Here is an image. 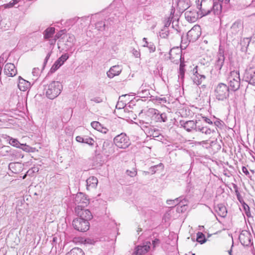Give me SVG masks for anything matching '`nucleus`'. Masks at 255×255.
Masks as SVG:
<instances>
[{
    "instance_id": "36",
    "label": "nucleus",
    "mask_w": 255,
    "mask_h": 255,
    "mask_svg": "<svg viewBox=\"0 0 255 255\" xmlns=\"http://www.w3.org/2000/svg\"><path fill=\"white\" fill-rule=\"evenodd\" d=\"M69 58V56L67 54H63L60 58H59L56 62L60 64V66L62 65L64 62L66 61Z\"/></svg>"
},
{
    "instance_id": "26",
    "label": "nucleus",
    "mask_w": 255,
    "mask_h": 255,
    "mask_svg": "<svg viewBox=\"0 0 255 255\" xmlns=\"http://www.w3.org/2000/svg\"><path fill=\"white\" fill-rule=\"evenodd\" d=\"M205 78L206 77L204 75L199 74L196 70L194 74L193 81L196 85H199L202 83L203 81L204 80Z\"/></svg>"
},
{
    "instance_id": "30",
    "label": "nucleus",
    "mask_w": 255,
    "mask_h": 255,
    "mask_svg": "<svg viewBox=\"0 0 255 255\" xmlns=\"http://www.w3.org/2000/svg\"><path fill=\"white\" fill-rule=\"evenodd\" d=\"M91 125L94 129L103 133H106L108 131V129L106 128H104L98 122H93L91 123Z\"/></svg>"
},
{
    "instance_id": "27",
    "label": "nucleus",
    "mask_w": 255,
    "mask_h": 255,
    "mask_svg": "<svg viewBox=\"0 0 255 255\" xmlns=\"http://www.w3.org/2000/svg\"><path fill=\"white\" fill-rule=\"evenodd\" d=\"M216 211L218 214L222 217H225L227 215V210L226 207L223 204H218L216 206Z\"/></svg>"
},
{
    "instance_id": "18",
    "label": "nucleus",
    "mask_w": 255,
    "mask_h": 255,
    "mask_svg": "<svg viewBox=\"0 0 255 255\" xmlns=\"http://www.w3.org/2000/svg\"><path fill=\"white\" fill-rule=\"evenodd\" d=\"M122 68L120 65H115L111 67L107 72V76L110 78H112L116 76L119 75L122 72Z\"/></svg>"
},
{
    "instance_id": "52",
    "label": "nucleus",
    "mask_w": 255,
    "mask_h": 255,
    "mask_svg": "<svg viewBox=\"0 0 255 255\" xmlns=\"http://www.w3.org/2000/svg\"><path fill=\"white\" fill-rule=\"evenodd\" d=\"M19 148L22 149L23 150L28 151L29 147L25 144H24L23 145H20Z\"/></svg>"
},
{
    "instance_id": "13",
    "label": "nucleus",
    "mask_w": 255,
    "mask_h": 255,
    "mask_svg": "<svg viewBox=\"0 0 255 255\" xmlns=\"http://www.w3.org/2000/svg\"><path fill=\"white\" fill-rule=\"evenodd\" d=\"M85 207H76L75 210V213L80 218H82L84 220L88 221L92 218L91 212L88 209H85Z\"/></svg>"
},
{
    "instance_id": "9",
    "label": "nucleus",
    "mask_w": 255,
    "mask_h": 255,
    "mask_svg": "<svg viewBox=\"0 0 255 255\" xmlns=\"http://www.w3.org/2000/svg\"><path fill=\"white\" fill-rule=\"evenodd\" d=\"M201 34V30L199 25L194 26L187 34V37L190 42H194L197 40Z\"/></svg>"
},
{
    "instance_id": "7",
    "label": "nucleus",
    "mask_w": 255,
    "mask_h": 255,
    "mask_svg": "<svg viewBox=\"0 0 255 255\" xmlns=\"http://www.w3.org/2000/svg\"><path fill=\"white\" fill-rule=\"evenodd\" d=\"M243 30V25L240 21H235L227 32V36L231 38H235L241 34Z\"/></svg>"
},
{
    "instance_id": "11",
    "label": "nucleus",
    "mask_w": 255,
    "mask_h": 255,
    "mask_svg": "<svg viewBox=\"0 0 255 255\" xmlns=\"http://www.w3.org/2000/svg\"><path fill=\"white\" fill-rule=\"evenodd\" d=\"M74 202L77 205L76 207H85L89 204V200L85 194L80 192L75 195Z\"/></svg>"
},
{
    "instance_id": "23",
    "label": "nucleus",
    "mask_w": 255,
    "mask_h": 255,
    "mask_svg": "<svg viewBox=\"0 0 255 255\" xmlns=\"http://www.w3.org/2000/svg\"><path fill=\"white\" fill-rule=\"evenodd\" d=\"M18 87L20 90L25 91L30 87V83L19 76Z\"/></svg>"
},
{
    "instance_id": "35",
    "label": "nucleus",
    "mask_w": 255,
    "mask_h": 255,
    "mask_svg": "<svg viewBox=\"0 0 255 255\" xmlns=\"http://www.w3.org/2000/svg\"><path fill=\"white\" fill-rule=\"evenodd\" d=\"M7 140L9 141V143L13 146H15L16 147H20V145H23L24 144H21L17 139L13 138L11 137L8 136L7 137Z\"/></svg>"
},
{
    "instance_id": "34",
    "label": "nucleus",
    "mask_w": 255,
    "mask_h": 255,
    "mask_svg": "<svg viewBox=\"0 0 255 255\" xmlns=\"http://www.w3.org/2000/svg\"><path fill=\"white\" fill-rule=\"evenodd\" d=\"M196 131H200L202 133H205L207 135L210 134L212 131L210 128H208L206 127H201L199 125L197 126Z\"/></svg>"
},
{
    "instance_id": "61",
    "label": "nucleus",
    "mask_w": 255,
    "mask_h": 255,
    "mask_svg": "<svg viewBox=\"0 0 255 255\" xmlns=\"http://www.w3.org/2000/svg\"><path fill=\"white\" fill-rule=\"evenodd\" d=\"M203 118L204 119V121L206 123H208L209 124H212V122L209 119L206 117H203Z\"/></svg>"
},
{
    "instance_id": "2",
    "label": "nucleus",
    "mask_w": 255,
    "mask_h": 255,
    "mask_svg": "<svg viewBox=\"0 0 255 255\" xmlns=\"http://www.w3.org/2000/svg\"><path fill=\"white\" fill-rule=\"evenodd\" d=\"M196 4L200 17L206 16L211 13L212 0H197Z\"/></svg>"
},
{
    "instance_id": "60",
    "label": "nucleus",
    "mask_w": 255,
    "mask_h": 255,
    "mask_svg": "<svg viewBox=\"0 0 255 255\" xmlns=\"http://www.w3.org/2000/svg\"><path fill=\"white\" fill-rule=\"evenodd\" d=\"M63 35L64 34H61L60 33H58L55 35L54 38H56V40L58 38L61 39V37L63 36Z\"/></svg>"
},
{
    "instance_id": "29",
    "label": "nucleus",
    "mask_w": 255,
    "mask_h": 255,
    "mask_svg": "<svg viewBox=\"0 0 255 255\" xmlns=\"http://www.w3.org/2000/svg\"><path fill=\"white\" fill-rule=\"evenodd\" d=\"M189 0H177V6L180 10L184 11L189 7Z\"/></svg>"
},
{
    "instance_id": "44",
    "label": "nucleus",
    "mask_w": 255,
    "mask_h": 255,
    "mask_svg": "<svg viewBox=\"0 0 255 255\" xmlns=\"http://www.w3.org/2000/svg\"><path fill=\"white\" fill-rule=\"evenodd\" d=\"M159 117H160V122H165L167 120V116H166V115L165 113L160 114V116H159Z\"/></svg>"
},
{
    "instance_id": "25",
    "label": "nucleus",
    "mask_w": 255,
    "mask_h": 255,
    "mask_svg": "<svg viewBox=\"0 0 255 255\" xmlns=\"http://www.w3.org/2000/svg\"><path fill=\"white\" fill-rule=\"evenodd\" d=\"M147 113L148 116L152 115V119L156 122H160V114L157 110L155 109H149L147 112Z\"/></svg>"
},
{
    "instance_id": "37",
    "label": "nucleus",
    "mask_w": 255,
    "mask_h": 255,
    "mask_svg": "<svg viewBox=\"0 0 255 255\" xmlns=\"http://www.w3.org/2000/svg\"><path fill=\"white\" fill-rule=\"evenodd\" d=\"M197 241L201 244H203L206 242L205 235L201 232H198L197 234Z\"/></svg>"
},
{
    "instance_id": "59",
    "label": "nucleus",
    "mask_w": 255,
    "mask_h": 255,
    "mask_svg": "<svg viewBox=\"0 0 255 255\" xmlns=\"http://www.w3.org/2000/svg\"><path fill=\"white\" fill-rule=\"evenodd\" d=\"M234 187L235 189V192L237 196H240V194L238 191L237 186L236 185H234Z\"/></svg>"
},
{
    "instance_id": "32",
    "label": "nucleus",
    "mask_w": 255,
    "mask_h": 255,
    "mask_svg": "<svg viewBox=\"0 0 255 255\" xmlns=\"http://www.w3.org/2000/svg\"><path fill=\"white\" fill-rule=\"evenodd\" d=\"M66 255H85V254L81 249L74 248L67 253Z\"/></svg>"
},
{
    "instance_id": "45",
    "label": "nucleus",
    "mask_w": 255,
    "mask_h": 255,
    "mask_svg": "<svg viewBox=\"0 0 255 255\" xmlns=\"http://www.w3.org/2000/svg\"><path fill=\"white\" fill-rule=\"evenodd\" d=\"M39 73V69L38 68H34L33 69L32 74L33 76L37 77Z\"/></svg>"
},
{
    "instance_id": "31",
    "label": "nucleus",
    "mask_w": 255,
    "mask_h": 255,
    "mask_svg": "<svg viewBox=\"0 0 255 255\" xmlns=\"http://www.w3.org/2000/svg\"><path fill=\"white\" fill-rule=\"evenodd\" d=\"M55 33V28L54 27H49L47 28L43 33L44 38L45 39H49L50 38L52 37L53 34Z\"/></svg>"
},
{
    "instance_id": "16",
    "label": "nucleus",
    "mask_w": 255,
    "mask_h": 255,
    "mask_svg": "<svg viewBox=\"0 0 255 255\" xmlns=\"http://www.w3.org/2000/svg\"><path fill=\"white\" fill-rule=\"evenodd\" d=\"M3 72L6 75L9 77H13L17 74V70L14 65L11 63L5 64Z\"/></svg>"
},
{
    "instance_id": "47",
    "label": "nucleus",
    "mask_w": 255,
    "mask_h": 255,
    "mask_svg": "<svg viewBox=\"0 0 255 255\" xmlns=\"http://www.w3.org/2000/svg\"><path fill=\"white\" fill-rule=\"evenodd\" d=\"M91 100L96 103H100L103 101L102 99L100 97H95L92 99Z\"/></svg>"
},
{
    "instance_id": "53",
    "label": "nucleus",
    "mask_w": 255,
    "mask_h": 255,
    "mask_svg": "<svg viewBox=\"0 0 255 255\" xmlns=\"http://www.w3.org/2000/svg\"><path fill=\"white\" fill-rule=\"evenodd\" d=\"M84 137H82L81 136H77L76 137V140L77 141L79 142H83Z\"/></svg>"
},
{
    "instance_id": "56",
    "label": "nucleus",
    "mask_w": 255,
    "mask_h": 255,
    "mask_svg": "<svg viewBox=\"0 0 255 255\" xmlns=\"http://www.w3.org/2000/svg\"><path fill=\"white\" fill-rule=\"evenodd\" d=\"M242 171L246 175H249L250 174H249V172L248 170V169H247V168L245 166H243L242 167Z\"/></svg>"
},
{
    "instance_id": "5",
    "label": "nucleus",
    "mask_w": 255,
    "mask_h": 255,
    "mask_svg": "<svg viewBox=\"0 0 255 255\" xmlns=\"http://www.w3.org/2000/svg\"><path fill=\"white\" fill-rule=\"evenodd\" d=\"M75 41V37L72 34H65L58 41V47L60 48L61 46H63V49L68 50L73 45Z\"/></svg>"
},
{
    "instance_id": "19",
    "label": "nucleus",
    "mask_w": 255,
    "mask_h": 255,
    "mask_svg": "<svg viewBox=\"0 0 255 255\" xmlns=\"http://www.w3.org/2000/svg\"><path fill=\"white\" fill-rule=\"evenodd\" d=\"M150 242H147L146 244L142 246H138L135 253V255H145L150 249Z\"/></svg>"
},
{
    "instance_id": "15",
    "label": "nucleus",
    "mask_w": 255,
    "mask_h": 255,
    "mask_svg": "<svg viewBox=\"0 0 255 255\" xmlns=\"http://www.w3.org/2000/svg\"><path fill=\"white\" fill-rule=\"evenodd\" d=\"M102 152L107 156H109L114 153V149L113 144L110 141L105 140L103 142Z\"/></svg>"
},
{
    "instance_id": "57",
    "label": "nucleus",
    "mask_w": 255,
    "mask_h": 255,
    "mask_svg": "<svg viewBox=\"0 0 255 255\" xmlns=\"http://www.w3.org/2000/svg\"><path fill=\"white\" fill-rule=\"evenodd\" d=\"M35 172V170H33V169H29V170L27 172V174H25V175L23 176L22 178H23V179H25V178H26V176H27V174H29V175L30 173H32V172Z\"/></svg>"
},
{
    "instance_id": "12",
    "label": "nucleus",
    "mask_w": 255,
    "mask_h": 255,
    "mask_svg": "<svg viewBox=\"0 0 255 255\" xmlns=\"http://www.w3.org/2000/svg\"><path fill=\"white\" fill-rule=\"evenodd\" d=\"M239 240L244 246H249L253 244L251 233L247 231H243L239 236Z\"/></svg>"
},
{
    "instance_id": "1",
    "label": "nucleus",
    "mask_w": 255,
    "mask_h": 255,
    "mask_svg": "<svg viewBox=\"0 0 255 255\" xmlns=\"http://www.w3.org/2000/svg\"><path fill=\"white\" fill-rule=\"evenodd\" d=\"M63 89L62 84L59 81H53L44 86L46 97L49 99H54L57 97Z\"/></svg>"
},
{
    "instance_id": "58",
    "label": "nucleus",
    "mask_w": 255,
    "mask_h": 255,
    "mask_svg": "<svg viewBox=\"0 0 255 255\" xmlns=\"http://www.w3.org/2000/svg\"><path fill=\"white\" fill-rule=\"evenodd\" d=\"M49 44L51 45H54L56 41V38H54L53 39H49Z\"/></svg>"
},
{
    "instance_id": "39",
    "label": "nucleus",
    "mask_w": 255,
    "mask_h": 255,
    "mask_svg": "<svg viewBox=\"0 0 255 255\" xmlns=\"http://www.w3.org/2000/svg\"><path fill=\"white\" fill-rule=\"evenodd\" d=\"M83 143H87L90 145H93L94 143V139L90 137L84 136V141Z\"/></svg>"
},
{
    "instance_id": "40",
    "label": "nucleus",
    "mask_w": 255,
    "mask_h": 255,
    "mask_svg": "<svg viewBox=\"0 0 255 255\" xmlns=\"http://www.w3.org/2000/svg\"><path fill=\"white\" fill-rule=\"evenodd\" d=\"M126 173L127 175L131 177L135 176L137 174V171L134 169H132V170H127Z\"/></svg>"
},
{
    "instance_id": "33",
    "label": "nucleus",
    "mask_w": 255,
    "mask_h": 255,
    "mask_svg": "<svg viewBox=\"0 0 255 255\" xmlns=\"http://www.w3.org/2000/svg\"><path fill=\"white\" fill-rule=\"evenodd\" d=\"M181 202H183V200H181L180 198H176L174 200H167L166 201L167 204L171 206V207H174L180 204Z\"/></svg>"
},
{
    "instance_id": "49",
    "label": "nucleus",
    "mask_w": 255,
    "mask_h": 255,
    "mask_svg": "<svg viewBox=\"0 0 255 255\" xmlns=\"http://www.w3.org/2000/svg\"><path fill=\"white\" fill-rule=\"evenodd\" d=\"M160 243V241L158 239H155L154 240L152 241V245L153 248H155L156 246H158Z\"/></svg>"
},
{
    "instance_id": "21",
    "label": "nucleus",
    "mask_w": 255,
    "mask_h": 255,
    "mask_svg": "<svg viewBox=\"0 0 255 255\" xmlns=\"http://www.w3.org/2000/svg\"><path fill=\"white\" fill-rule=\"evenodd\" d=\"M225 61V57L224 54L222 52H219L217 55V59L216 61L215 64V68L217 70H221Z\"/></svg>"
},
{
    "instance_id": "28",
    "label": "nucleus",
    "mask_w": 255,
    "mask_h": 255,
    "mask_svg": "<svg viewBox=\"0 0 255 255\" xmlns=\"http://www.w3.org/2000/svg\"><path fill=\"white\" fill-rule=\"evenodd\" d=\"M8 168L13 173H18L20 171L21 166L18 162H12L9 164Z\"/></svg>"
},
{
    "instance_id": "46",
    "label": "nucleus",
    "mask_w": 255,
    "mask_h": 255,
    "mask_svg": "<svg viewBox=\"0 0 255 255\" xmlns=\"http://www.w3.org/2000/svg\"><path fill=\"white\" fill-rule=\"evenodd\" d=\"M132 54L135 57H137V58L139 57L140 56V53L139 51H138L135 49H133L132 50Z\"/></svg>"
},
{
    "instance_id": "38",
    "label": "nucleus",
    "mask_w": 255,
    "mask_h": 255,
    "mask_svg": "<svg viewBox=\"0 0 255 255\" xmlns=\"http://www.w3.org/2000/svg\"><path fill=\"white\" fill-rule=\"evenodd\" d=\"M186 202V201L185 199H183V202H181L180 204H179V206H178L177 208V211L178 212H182L183 211V210H186V206L187 205V204H185Z\"/></svg>"
},
{
    "instance_id": "20",
    "label": "nucleus",
    "mask_w": 255,
    "mask_h": 255,
    "mask_svg": "<svg viewBox=\"0 0 255 255\" xmlns=\"http://www.w3.org/2000/svg\"><path fill=\"white\" fill-rule=\"evenodd\" d=\"M213 4L211 7V12H212L215 15H219L222 11V3L217 1V0H212Z\"/></svg>"
},
{
    "instance_id": "55",
    "label": "nucleus",
    "mask_w": 255,
    "mask_h": 255,
    "mask_svg": "<svg viewBox=\"0 0 255 255\" xmlns=\"http://www.w3.org/2000/svg\"><path fill=\"white\" fill-rule=\"evenodd\" d=\"M142 40H143V42H144V44L142 45V46L144 47H146L148 46V45L149 44V42H148L147 41V39L146 38H143Z\"/></svg>"
},
{
    "instance_id": "51",
    "label": "nucleus",
    "mask_w": 255,
    "mask_h": 255,
    "mask_svg": "<svg viewBox=\"0 0 255 255\" xmlns=\"http://www.w3.org/2000/svg\"><path fill=\"white\" fill-rule=\"evenodd\" d=\"M168 35V31H165V32H161L160 36L161 38H166L167 37Z\"/></svg>"
},
{
    "instance_id": "42",
    "label": "nucleus",
    "mask_w": 255,
    "mask_h": 255,
    "mask_svg": "<svg viewBox=\"0 0 255 255\" xmlns=\"http://www.w3.org/2000/svg\"><path fill=\"white\" fill-rule=\"evenodd\" d=\"M185 69L183 68H179V78L183 80L184 77Z\"/></svg>"
},
{
    "instance_id": "24",
    "label": "nucleus",
    "mask_w": 255,
    "mask_h": 255,
    "mask_svg": "<svg viewBox=\"0 0 255 255\" xmlns=\"http://www.w3.org/2000/svg\"><path fill=\"white\" fill-rule=\"evenodd\" d=\"M182 126L188 131H190L192 129L196 130L197 123H195L193 121H188L184 123Z\"/></svg>"
},
{
    "instance_id": "63",
    "label": "nucleus",
    "mask_w": 255,
    "mask_h": 255,
    "mask_svg": "<svg viewBox=\"0 0 255 255\" xmlns=\"http://www.w3.org/2000/svg\"><path fill=\"white\" fill-rule=\"evenodd\" d=\"M180 62V67L179 68H184V67H185V64H184V59H182V58H181V61H179Z\"/></svg>"
},
{
    "instance_id": "17",
    "label": "nucleus",
    "mask_w": 255,
    "mask_h": 255,
    "mask_svg": "<svg viewBox=\"0 0 255 255\" xmlns=\"http://www.w3.org/2000/svg\"><path fill=\"white\" fill-rule=\"evenodd\" d=\"M199 16H200V14L198 13V11L197 12L195 10H187L185 12V18L190 22H195L198 18Z\"/></svg>"
},
{
    "instance_id": "54",
    "label": "nucleus",
    "mask_w": 255,
    "mask_h": 255,
    "mask_svg": "<svg viewBox=\"0 0 255 255\" xmlns=\"http://www.w3.org/2000/svg\"><path fill=\"white\" fill-rule=\"evenodd\" d=\"M251 40L249 38H244L243 41L242 42L241 44H243L244 43H248L247 46H249V43L250 42Z\"/></svg>"
},
{
    "instance_id": "62",
    "label": "nucleus",
    "mask_w": 255,
    "mask_h": 255,
    "mask_svg": "<svg viewBox=\"0 0 255 255\" xmlns=\"http://www.w3.org/2000/svg\"><path fill=\"white\" fill-rule=\"evenodd\" d=\"M51 52H49V53L47 54V55H46V57H45V60H44V64H45V63L47 62L48 60V59H49V58H50V56H51Z\"/></svg>"
},
{
    "instance_id": "48",
    "label": "nucleus",
    "mask_w": 255,
    "mask_h": 255,
    "mask_svg": "<svg viewBox=\"0 0 255 255\" xmlns=\"http://www.w3.org/2000/svg\"><path fill=\"white\" fill-rule=\"evenodd\" d=\"M14 5L13 2L12 1H10L9 3L5 4L3 5L4 7L5 8H9L13 7Z\"/></svg>"
},
{
    "instance_id": "4",
    "label": "nucleus",
    "mask_w": 255,
    "mask_h": 255,
    "mask_svg": "<svg viewBox=\"0 0 255 255\" xmlns=\"http://www.w3.org/2000/svg\"><path fill=\"white\" fill-rule=\"evenodd\" d=\"M228 81L233 91H235L238 90L240 86L241 81L239 72L237 71H231L228 78Z\"/></svg>"
},
{
    "instance_id": "22",
    "label": "nucleus",
    "mask_w": 255,
    "mask_h": 255,
    "mask_svg": "<svg viewBox=\"0 0 255 255\" xmlns=\"http://www.w3.org/2000/svg\"><path fill=\"white\" fill-rule=\"evenodd\" d=\"M86 183L87 189L88 190H91L92 189L95 188L97 187L98 180L96 177L91 176L87 179Z\"/></svg>"
},
{
    "instance_id": "3",
    "label": "nucleus",
    "mask_w": 255,
    "mask_h": 255,
    "mask_svg": "<svg viewBox=\"0 0 255 255\" xmlns=\"http://www.w3.org/2000/svg\"><path fill=\"white\" fill-rule=\"evenodd\" d=\"M214 92L216 98L218 100L224 101L229 96V88L226 84L220 83L216 86Z\"/></svg>"
},
{
    "instance_id": "8",
    "label": "nucleus",
    "mask_w": 255,
    "mask_h": 255,
    "mask_svg": "<svg viewBox=\"0 0 255 255\" xmlns=\"http://www.w3.org/2000/svg\"><path fill=\"white\" fill-rule=\"evenodd\" d=\"M74 228L80 232H84L89 229V223L87 220L82 218H79L74 219L72 223Z\"/></svg>"
},
{
    "instance_id": "50",
    "label": "nucleus",
    "mask_w": 255,
    "mask_h": 255,
    "mask_svg": "<svg viewBox=\"0 0 255 255\" xmlns=\"http://www.w3.org/2000/svg\"><path fill=\"white\" fill-rule=\"evenodd\" d=\"M162 164L160 163V164L159 165H155V166H151L150 168V171L152 173V174H154L155 173L156 171H155V168L159 166V165H161Z\"/></svg>"
},
{
    "instance_id": "64",
    "label": "nucleus",
    "mask_w": 255,
    "mask_h": 255,
    "mask_svg": "<svg viewBox=\"0 0 255 255\" xmlns=\"http://www.w3.org/2000/svg\"><path fill=\"white\" fill-rule=\"evenodd\" d=\"M243 206H244V208L245 210H247V209L249 210V206L247 204H246L245 203H244Z\"/></svg>"
},
{
    "instance_id": "14",
    "label": "nucleus",
    "mask_w": 255,
    "mask_h": 255,
    "mask_svg": "<svg viewBox=\"0 0 255 255\" xmlns=\"http://www.w3.org/2000/svg\"><path fill=\"white\" fill-rule=\"evenodd\" d=\"M244 78L249 83L255 85V70L253 68L250 67L246 70Z\"/></svg>"
},
{
    "instance_id": "43",
    "label": "nucleus",
    "mask_w": 255,
    "mask_h": 255,
    "mask_svg": "<svg viewBox=\"0 0 255 255\" xmlns=\"http://www.w3.org/2000/svg\"><path fill=\"white\" fill-rule=\"evenodd\" d=\"M146 47L148 48L150 52H153L155 50V46L152 42H149V44Z\"/></svg>"
},
{
    "instance_id": "10",
    "label": "nucleus",
    "mask_w": 255,
    "mask_h": 255,
    "mask_svg": "<svg viewBox=\"0 0 255 255\" xmlns=\"http://www.w3.org/2000/svg\"><path fill=\"white\" fill-rule=\"evenodd\" d=\"M182 51L179 47L172 48L169 53V58L171 62L178 64L181 61Z\"/></svg>"
},
{
    "instance_id": "41",
    "label": "nucleus",
    "mask_w": 255,
    "mask_h": 255,
    "mask_svg": "<svg viewBox=\"0 0 255 255\" xmlns=\"http://www.w3.org/2000/svg\"><path fill=\"white\" fill-rule=\"evenodd\" d=\"M60 67V64L57 63L56 61L54 64L53 65L52 67L50 69V72L51 73H53L55 72L59 67Z\"/></svg>"
},
{
    "instance_id": "6",
    "label": "nucleus",
    "mask_w": 255,
    "mask_h": 255,
    "mask_svg": "<svg viewBox=\"0 0 255 255\" xmlns=\"http://www.w3.org/2000/svg\"><path fill=\"white\" fill-rule=\"evenodd\" d=\"M114 141L116 145L120 148L125 149L130 144L128 137L123 133L116 136Z\"/></svg>"
}]
</instances>
